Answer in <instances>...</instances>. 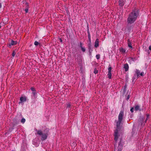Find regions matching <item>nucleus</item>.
<instances>
[{"mask_svg": "<svg viewBox=\"0 0 151 151\" xmlns=\"http://www.w3.org/2000/svg\"><path fill=\"white\" fill-rule=\"evenodd\" d=\"M22 4L24 5V4H25L26 3H27L26 1H23L22 2Z\"/></svg>", "mask_w": 151, "mask_h": 151, "instance_id": "c85d7f7f", "label": "nucleus"}, {"mask_svg": "<svg viewBox=\"0 0 151 151\" xmlns=\"http://www.w3.org/2000/svg\"><path fill=\"white\" fill-rule=\"evenodd\" d=\"M124 68L125 71H127L129 68L128 64H125L124 65Z\"/></svg>", "mask_w": 151, "mask_h": 151, "instance_id": "1a4fd4ad", "label": "nucleus"}, {"mask_svg": "<svg viewBox=\"0 0 151 151\" xmlns=\"http://www.w3.org/2000/svg\"><path fill=\"white\" fill-rule=\"evenodd\" d=\"M81 48V49L82 50V51H83V52H84L85 51L86 49H85V48H84V47H82Z\"/></svg>", "mask_w": 151, "mask_h": 151, "instance_id": "5701e85b", "label": "nucleus"}, {"mask_svg": "<svg viewBox=\"0 0 151 151\" xmlns=\"http://www.w3.org/2000/svg\"><path fill=\"white\" fill-rule=\"evenodd\" d=\"M2 7V5L1 3H0V8H1Z\"/></svg>", "mask_w": 151, "mask_h": 151, "instance_id": "c9c22d12", "label": "nucleus"}, {"mask_svg": "<svg viewBox=\"0 0 151 151\" xmlns=\"http://www.w3.org/2000/svg\"><path fill=\"white\" fill-rule=\"evenodd\" d=\"M125 0H119V5L121 6H122L124 4Z\"/></svg>", "mask_w": 151, "mask_h": 151, "instance_id": "0eeeda50", "label": "nucleus"}, {"mask_svg": "<svg viewBox=\"0 0 151 151\" xmlns=\"http://www.w3.org/2000/svg\"><path fill=\"white\" fill-rule=\"evenodd\" d=\"M31 90L32 91V92H34L36 91V90H35V89L33 87H32L30 88Z\"/></svg>", "mask_w": 151, "mask_h": 151, "instance_id": "4be33fe9", "label": "nucleus"}, {"mask_svg": "<svg viewBox=\"0 0 151 151\" xmlns=\"http://www.w3.org/2000/svg\"><path fill=\"white\" fill-rule=\"evenodd\" d=\"M124 116V112L121 111L119 113L118 116V121L116 122V126L117 128L115 129L114 132V140L116 142L118 139L119 135L118 131L119 130L120 125L122 120L123 117Z\"/></svg>", "mask_w": 151, "mask_h": 151, "instance_id": "f257e3e1", "label": "nucleus"}, {"mask_svg": "<svg viewBox=\"0 0 151 151\" xmlns=\"http://www.w3.org/2000/svg\"><path fill=\"white\" fill-rule=\"evenodd\" d=\"M136 73L137 75V76L138 77L140 75V72L139 70L136 69Z\"/></svg>", "mask_w": 151, "mask_h": 151, "instance_id": "4468645a", "label": "nucleus"}, {"mask_svg": "<svg viewBox=\"0 0 151 151\" xmlns=\"http://www.w3.org/2000/svg\"><path fill=\"white\" fill-rule=\"evenodd\" d=\"M22 117L20 115H18L16 116L13 119V127H14L15 125L18 124L20 122L21 118Z\"/></svg>", "mask_w": 151, "mask_h": 151, "instance_id": "20e7f679", "label": "nucleus"}, {"mask_svg": "<svg viewBox=\"0 0 151 151\" xmlns=\"http://www.w3.org/2000/svg\"><path fill=\"white\" fill-rule=\"evenodd\" d=\"M29 8H25L24 11L26 13H27L28 12Z\"/></svg>", "mask_w": 151, "mask_h": 151, "instance_id": "b1692460", "label": "nucleus"}, {"mask_svg": "<svg viewBox=\"0 0 151 151\" xmlns=\"http://www.w3.org/2000/svg\"><path fill=\"white\" fill-rule=\"evenodd\" d=\"M16 53L14 51H13L12 54V57H14Z\"/></svg>", "mask_w": 151, "mask_h": 151, "instance_id": "412c9836", "label": "nucleus"}, {"mask_svg": "<svg viewBox=\"0 0 151 151\" xmlns=\"http://www.w3.org/2000/svg\"><path fill=\"white\" fill-rule=\"evenodd\" d=\"M98 72V71L96 69H95L94 70V73L95 74H97Z\"/></svg>", "mask_w": 151, "mask_h": 151, "instance_id": "a878e982", "label": "nucleus"}, {"mask_svg": "<svg viewBox=\"0 0 151 151\" xmlns=\"http://www.w3.org/2000/svg\"><path fill=\"white\" fill-rule=\"evenodd\" d=\"M120 52L122 54H124L126 52V50L125 49L123 48H121L119 50Z\"/></svg>", "mask_w": 151, "mask_h": 151, "instance_id": "9d476101", "label": "nucleus"}, {"mask_svg": "<svg viewBox=\"0 0 151 151\" xmlns=\"http://www.w3.org/2000/svg\"><path fill=\"white\" fill-rule=\"evenodd\" d=\"M24 6L25 8H29V5L28 3H26Z\"/></svg>", "mask_w": 151, "mask_h": 151, "instance_id": "dca6fc26", "label": "nucleus"}, {"mask_svg": "<svg viewBox=\"0 0 151 151\" xmlns=\"http://www.w3.org/2000/svg\"><path fill=\"white\" fill-rule=\"evenodd\" d=\"M40 44L38 42L36 41L34 42V45L35 46H37L38 45H40Z\"/></svg>", "mask_w": 151, "mask_h": 151, "instance_id": "aec40b11", "label": "nucleus"}, {"mask_svg": "<svg viewBox=\"0 0 151 151\" xmlns=\"http://www.w3.org/2000/svg\"><path fill=\"white\" fill-rule=\"evenodd\" d=\"M99 46V41L98 39H96L95 42L94 46L96 47H97Z\"/></svg>", "mask_w": 151, "mask_h": 151, "instance_id": "6e6552de", "label": "nucleus"}, {"mask_svg": "<svg viewBox=\"0 0 151 151\" xmlns=\"http://www.w3.org/2000/svg\"><path fill=\"white\" fill-rule=\"evenodd\" d=\"M108 78L110 79L111 78V72H108Z\"/></svg>", "mask_w": 151, "mask_h": 151, "instance_id": "f3484780", "label": "nucleus"}, {"mask_svg": "<svg viewBox=\"0 0 151 151\" xmlns=\"http://www.w3.org/2000/svg\"><path fill=\"white\" fill-rule=\"evenodd\" d=\"M129 95H128L127 98V99L128 100L129 99Z\"/></svg>", "mask_w": 151, "mask_h": 151, "instance_id": "473e14b6", "label": "nucleus"}, {"mask_svg": "<svg viewBox=\"0 0 151 151\" xmlns=\"http://www.w3.org/2000/svg\"><path fill=\"white\" fill-rule=\"evenodd\" d=\"M138 15V12L137 10H135L133 11L129 14L127 20L128 23L130 24L133 23L136 20Z\"/></svg>", "mask_w": 151, "mask_h": 151, "instance_id": "f03ea898", "label": "nucleus"}, {"mask_svg": "<svg viewBox=\"0 0 151 151\" xmlns=\"http://www.w3.org/2000/svg\"><path fill=\"white\" fill-rule=\"evenodd\" d=\"M128 46L130 48H132V44L131 42H130V40H128Z\"/></svg>", "mask_w": 151, "mask_h": 151, "instance_id": "ddd939ff", "label": "nucleus"}, {"mask_svg": "<svg viewBox=\"0 0 151 151\" xmlns=\"http://www.w3.org/2000/svg\"><path fill=\"white\" fill-rule=\"evenodd\" d=\"M80 47L81 48L83 47V45H82V44L81 43V42H80Z\"/></svg>", "mask_w": 151, "mask_h": 151, "instance_id": "c756f323", "label": "nucleus"}, {"mask_svg": "<svg viewBox=\"0 0 151 151\" xmlns=\"http://www.w3.org/2000/svg\"><path fill=\"white\" fill-rule=\"evenodd\" d=\"M88 37L89 39V40H91V38H90V34L89 33L88 34Z\"/></svg>", "mask_w": 151, "mask_h": 151, "instance_id": "7c9ffc66", "label": "nucleus"}, {"mask_svg": "<svg viewBox=\"0 0 151 151\" xmlns=\"http://www.w3.org/2000/svg\"><path fill=\"white\" fill-rule=\"evenodd\" d=\"M13 129V128H12V129H9V130L10 131H12V130Z\"/></svg>", "mask_w": 151, "mask_h": 151, "instance_id": "f704fd0d", "label": "nucleus"}, {"mask_svg": "<svg viewBox=\"0 0 151 151\" xmlns=\"http://www.w3.org/2000/svg\"><path fill=\"white\" fill-rule=\"evenodd\" d=\"M27 98L26 96L21 97L20 98V101L19 102V104H20L23 102H25L26 101Z\"/></svg>", "mask_w": 151, "mask_h": 151, "instance_id": "39448f33", "label": "nucleus"}, {"mask_svg": "<svg viewBox=\"0 0 151 151\" xmlns=\"http://www.w3.org/2000/svg\"><path fill=\"white\" fill-rule=\"evenodd\" d=\"M96 57L97 59H99L100 58V55H96Z\"/></svg>", "mask_w": 151, "mask_h": 151, "instance_id": "cd10ccee", "label": "nucleus"}, {"mask_svg": "<svg viewBox=\"0 0 151 151\" xmlns=\"http://www.w3.org/2000/svg\"><path fill=\"white\" fill-rule=\"evenodd\" d=\"M68 106H70V105H68Z\"/></svg>", "mask_w": 151, "mask_h": 151, "instance_id": "e433bc0d", "label": "nucleus"}, {"mask_svg": "<svg viewBox=\"0 0 151 151\" xmlns=\"http://www.w3.org/2000/svg\"><path fill=\"white\" fill-rule=\"evenodd\" d=\"M126 90V89H125V88L124 89V90Z\"/></svg>", "mask_w": 151, "mask_h": 151, "instance_id": "4c0bfd02", "label": "nucleus"}, {"mask_svg": "<svg viewBox=\"0 0 151 151\" xmlns=\"http://www.w3.org/2000/svg\"><path fill=\"white\" fill-rule=\"evenodd\" d=\"M149 49L150 50H151V46H149Z\"/></svg>", "mask_w": 151, "mask_h": 151, "instance_id": "72a5a7b5", "label": "nucleus"}, {"mask_svg": "<svg viewBox=\"0 0 151 151\" xmlns=\"http://www.w3.org/2000/svg\"><path fill=\"white\" fill-rule=\"evenodd\" d=\"M149 114H146V116L147 118L145 120V122H147V120H148V119L149 118Z\"/></svg>", "mask_w": 151, "mask_h": 151, "instance_id": "6ab92c4d", "label": "nucleus"}, {"mask_svg": "<svg viewBox=\"0 0 151 151\" xmlns=\"http://www.w3.org/2000/svg\"><path fill=\"white\" fill-rule=\"evenodd\" d=\"M140 75L142 76H144V73L143 72H142L140 74Z\"/></svg>", "mask_w": 151, "mask_h": 151, "instance_id": "bb28decb", "label": "nucleus"}, {"mask_svg": "<svg viewBox=\"0 0 151 151\" xmlns=\"http://www.w3.org/2000/svg\"><path fill=\"white\" fill-rule=\"evenodd\" d=\"M111 68L110 67H109L108 68V72H111Z\"/></svg>", "mask_w": 151, "mask_h": 151, "instance_id": "393cba45", "label": "nucleus"}, {"mask_svg": "<svg viewBox=\"0 0 151 151\" xmlns=\"http://www.w3.org/2000/svg\"><path fill=\"white\" fill-rule=\"evenodd\" d=\"M35 131L37 132L38 135L41 136V139L42 140H44L46 139L47 138L48 134L47 133H43V132L41 130H37L36 129Z\"/></svg>", "mask_w": 151, "mask_h": 151, "instance_id": "7ed1b4c3", "label": "nucleus"}, {"mask_svg": "<svg viewBox=\"0 0 151 151\" xmlns=\"http://www.w3.org/2000/svg\"><path fill=\"white\" fill-rule=\"evenodd\" d=\"M17 42L13 40H11L9 43V46L11 47V45H14L17 44Z\"/></svg>", "mask_w": 151, "mask_h": 151, "instance_id": "423d86ee", "label": "nucleus"}, {"mask_svg": "<svg viewBox=\"0 0 151 151\" xmlns=\"http://www.w3.org/2000/svg\"><path fill=\"white\" fill-rule=\"evenodd\" d=\"M25 119L24 118H23L21 120V122L23 124L24 123V122H25Z\"/></svg>", "mask_w": 151, "mask_h": 151, "instance_id": "a211bd4d", "label": "nucleus"}, {"mask_svg": "<svg viewBox=\"0 0 151 151\" xmlns=\"http://www.w3.org/2000/svg\"><path fill=\"white\" fill-rule=\"evenodd\" d=\"M32 94L33 95V97H34L35 98L37 97V93H36V91L34 92H32Z\"/></svg>", "mask_w": 151, "mask_h": 151, "instance_id": "f8f14e48", "label": "nucleus"}, {"mask_svg": "<svg viewBox=\"0 0 151 151\" xmlns=\"http://www.w3.org/2000/svg\"><path fill=\"white\" fill-rule=\"evenodd\" d=\"M134 110L136 111H137L138 110L141 111V110L139 109V106L138 105H136L135 106L134 108Z\"/></svg>", "mask_w": 151, "mask_h": 151, "instance_id": "9b49d317", "label": "nucleus"}, {"mask_svg": "<svg viewBox=\"0 0 151 151\" xmlns=\"http://www.w3.org/2000/svg\"><path fill=\"white\" fill-rule=\"evenodd\" d=\"M133 110H134V108H132L130 109V111L131 112H133Z\"/></svg>", "mask_w": 151, "mask_h": 151, "instance_id": "2f4dec72", "label": "nucleus"}, {"mask_svg": "<svg viewBox=\"0 0 151 151\" xmlns=\"http://www.w3.org/2000/svg\"><path fill=\"white\" fill-rule=\"evenodd\" d=\"M122 149V146L119 145L118 146V149L117 151H121Z\"/></svg>", "mask_w": 151, "mask_h": 151, "instance_id": "2eb2a0df", "label": "nucleus"}]
</instances>
